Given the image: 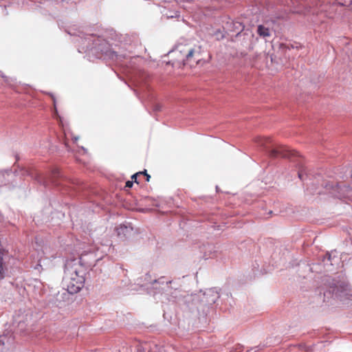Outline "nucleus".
<instances>
[{"mask_svg":"<svg viewBox=\"0 0 352 352\" xmlns=\"http://www.w3.org/2000/svg\"><path fill=\"white\" fill-rule=\"evenodd\" d=\"M162 109V106L160 104H156L155 106H154V110L155 111H160Z\"/></svg>","mask_w":352,"mask_h":352,"instance_id":"nucleus-15","label":"nucleus"},{"mask_svg":"<svg viewBox=\"0 0 352 352\" xmlns=\"http://www.w3.org/2000/svg\"><path fill=\"white\" fill-rule=\"evenodd\" d=\"M10 172L8 170H0V185H4L6 184L8 179L6 177L9 176Z\"/></svg>","mask_w":352,"mask_h":352,"instance_id":"nucleus-11","label":"nucleus"},{"mask_svg":"<svg viewBox=\"0 0 352 352\" xmlns=\"http://www.w3.org/2000/svg\"><path fill=\"white\" fill-rule=\"evenodd\" d=\"M1 76L2 78H5L6 82H8V78L6 76H3V74H1Z\"/></svg>","mask_w":352,"mask_h":352,"instance_id":"nucleus-20","label":"nucleus"},{"mask_svg":"<svg viewBox=\"0 0 352 352\" xmlns=\"http://www.w3.org/2000/svg\"><path fill=\"white\" fill-rule=\"evenodd\" d=\"M112 243L109 240L91 248L88 252L82 254L79 258L67 260L65 265L63 288L69 294H74L79 292L84 287L85 281V269L81 263L88 266L94 265L95 263L101 260L104 255L113 251Z\"/></svg>","mask_w":352,"mask_h":352,"instance_id":"nucleus-1","label":"nucleus"},{"mask_svg":"<svg viewBox=\"0 0 352 352\" xmlns=\"http://www.w3.org/2000/svg\"><path fill=\"white\" fill-rule=\"evenodd\" d=\"M100 39L99 37H96L93 35H89L82 40V50L85 52L93 50H102L100 47Z\"/></svg>","mask_w":352,"mask_h":352,"instance_id":"nucleus-3","label":"nucleus"},{"mask_svg":"<svg viewBox=\"0 0 352 352\" xmlns=\"http://www.w3.org/2000/svg\"><path fill=\"white\" fill-rule=\"evenodd\" d=\"M219 298V293L214 289H207L203 294L202 301L208 305L214 304Z\"/></svg>","mask_w":352,"mask_h":352,"instance_id":"nucleus-7","label":"nucleus"},{"mask_svg":"<svg viewBox=\"0 0 352 352\" xmlns=\"http://www.w3.org/2000/svg\"><path fill=\"white\" fill-rule=\"evenodd\" d=\"M31 319L32 316L30 314L22 313L14 316V324L16 325L20 331H23L26 329Z\"/></svg>","mask_w":352,"mask_h":352,"instance_id":"nucleus-5","label":"nucleus"},{"mask_svg":"<svg viewBox=\"0 0 352 352\" xmlns=\"http://www.w3.org/2000/svg\"><path fill=\"white\" fill-rule=\"evenodd\" d=\"M133 186V182L132 181H127L126 182V187L131 188Z\"/></svg>","mask_w":352,"mask_h":352,"instance_id":"nucleus-16","label":"nucleus"},{"mask_svg":"<svg viewBox=\"0 0 352 352\" xmlns=\"http://www.w3.org/2000/svg\"><path fill=\"white\" fill-rule=\"evenodd\" d=\"M270 155L272 156L281 155L283 157H289L290 156V151L285 148H280V149H273L271 151Z\"/></svg>","mask_w":352,"mask_h":352,"instance_id":"nucleus-9","label":"nucleus"},{"mask_svg":"<svg viewBox=\"0 0 352 352\" xmlns=\"http://www.w3.org/2000/svg\"><path fill=\"white\" fill-rule=\"evenodd\" d=\"M138 174H143V175H146V174H147V173H146V170H144V172H140Z\"/></svg>","mask_w":352,"mask_h":352,"instance_id":"nucleus-21","label":"nucleus"},{"mask_svg":"<svg viewBox=\"0 0 352 352\" xmlns=\"http://www.w3.org/2000/svg\"><path fill=\"white\" fill-rule=\"evenodd\" d=\"M138 173L134 174V175L131 177L132 179H135V182H136V176H137V175H138Z\"/></svg>","mask_w":352,"mask_h":352,"instance_id":"nucleus-17","label":"nucleus"},{"mask_svg":"<svg viewBox=\"0 0 352 352\" xmlns=\"http://www.w3.org/2000/svg\"><path fill=\"white\" fill-rule=\"evenodd\" d=\"M335 254H336V252H331V253L327 252L325 256L324 257V260H323L324 265L327 264V262H330V265H333L332 260H333L336 256L334 255Z\"/></svg>","mask_w":352,"mask_h":352,"instance_id":"nucleus-12","label":"nucleus"},{"mask_svg":"<svg viewBox=\"0 0 352 352\" xmlns=\"http://www.w3.org/2000/svg\"><path fill=\"white\" fill-rule=\"evenodd\" d=\"M144 280L146 281L145 283H142V282L138 280V284L140 285L142 287H144L146 289H150L151 286L153 285H157V284L164 285V283H166V285H168V283H170V281H167V280L165 281L164 277H161L159 279H152L149 274H146L144 276Z\"/></svg>","mask_w":352,"mask_h":352,"instance_id":"nucleus-6","label":"nucleus"},{"mask_svg":"<svg viewBox=\"0 0 352 352\" xmlns=\"http://www.w3.org/2000/svg\"><path fill=\"white\" fill-rule=\"evenodd\" d=\"M5 274V267L3 263V253L0 251V280L3 278Z\"/></svg>","mask_w":352,"mask_h":352,"instance_id":"nucleus-13","label":"nucleus"},{"mask_svg":"<svg viewBox=\"0 0 352 352\" xmlns=\"http://www.w3.org/2000/svg\"><path fill=\"white\" fill-rule=\"evenodd\" d=\"M351 289L349 285L345 282H337L336 283H333L332 286V293L334 294L336 296H339L340 298L346 297L349 298L351 296Z\"/></svg>","mask_w":352,"mask_h":352,"instance_id":"nucleus-4","label":"nucleus"},{"mask_svg":"<svg viewBox=\"0 0 352 352\" xmlns=\"http://www.w3.org/2000/svg\"><path fill=\"white\" fill-rule=\"evenodd\" d=\"M298 177H299L300 179H302V173H298Z\"/></svg>","mask_w":352,"mask_h":352,"instance_id":"nucleus-18","label":"nucleus"},{"mask_svg":"<svg viewBox=\"0 0 352 352\" xmlns=\"http://www.w3.org/2000/svg\"><path fill=\"white\" fill-rule=\"evenodd\" d=\"M201 47L192 43H179L170 52L179 63L192 67L200 60Z\"/></svg>","mask_w":352,"mask_h":352,"instance_id":"nucleus-2","label":"nucleus"},{"mask_svg":"<svg viewBox=\"0 0 352 352\" xmlns=\"http://www.w3.org/2000/svg\"><path fill=\"white\" fill-rule=\"evenodd\" d=\"M146 181H148H148H149V179H150V177H150V175H148V174H146Z\"/></svg>","mask_w":352,"mask_h":352,"instance_id":"nucleus-19","label":"nucleus"},{"mask_svg":"<svg viewBox=\"0 0 352 352\" xmlns=\"http://www.w3.org/2000/svg\"><path fill=\"white\" fill-rule=\"evenodd\" d=\"M133 232V228L131 226L121 225L117 228L118 235L120 236L127 237Z\"/></svg>","mask_w":352,"mask_h":352,"instance_id":"nucleus-8","label":"nucleus"},{"mask_svg":"<svg viewBox=\"0 0 352 352\" xmlns=\"http://www.w3.org/2000/svg\"><path fill=\"white\" fill-rule=\"evenodd\" d=\"M269 140L268 138H258L256 139V142L259 144L261 146L265 145V144Z\"/></svg>","mask_w":352,"mask_h":352,"instance_id":"nucleus-14","label":"nucleus"},{"mask_svg":"<svg viewBox=\"0 0 352 352\" xmlns=\"http://www.w3.org/2000/svg\"><path fill=\"white\" fill-rule=\"evenodd\" d=\"M73 140H74V142H76L78 140V137H74V138H73Z\"/></svg>","mask_w":352,"mask_h":352,"instance_id":"nucleus-22","label":"nucleus"},{"mask_svg":"<svg viewBox=\"0 0 352 352\" xmlns=\"http://www.w3.org/2000/svg\"><path fill=\"white\" fill-rule=\"evenodd\" d=\"M54 175H58V172L56 171V173H54Z\"/></svg>","mask_w":352,"mask_h":352,"instance_id":"nucleus-23","label":"nucleus"},{"mask_svg":"<svg viewBox=\"0 0 352 352\" xmlns=\"http://www.w3.org/2000/svg\"><path fill=\"white\" fill-rule=\"evenodd\" d=\"M257 33L263 38L269 37L271 35L270 30L263 25L258 26Z\"/></svg>","mask_w":352,"mask_h":352,"instance_id":"nucleus-10","label":"nucleus"}]
</instances>
